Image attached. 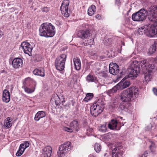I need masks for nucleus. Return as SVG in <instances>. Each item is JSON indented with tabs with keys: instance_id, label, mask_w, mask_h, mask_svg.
<instances>
[{
	"instance_id": "54",
	"label": "nucleus",
	"mask_w": 157,
	"mask_h": 157,
	"mask_svg": "<svg viewBox=\"0 0 157 157\" xmlns=\"http://www.w3.org/2000/svg\"><path fill=\"white\" fill-rule=\"evenodd\" d=\"M104 156L105 157H108L109 156V154L107 153H105L104 154Z\"/></svg>"
},
{
	"instance_id": "48",
	"label": "nucleus",
	"mask_w": 157,
	"mask_h": 157,
	"mask_svg": "<svg viewBox=\"0 0 157 157\" xmlns=\"http://www.w3.org/2000/svg\"><path fill=\"white\" fill-rule=\"evenodd\" d=\"M153 91L154 94L157 96V89L155 88H154L153 89Z\"/></svg>"
},
{
	"instance_id": "39",
	"label": "nucleus",
	"mask_w": 157,
	"mask_h": 157,
	"mask_svg": "<svg viewBox=\"0 0 157 157\" xmlns=\"http://www.w3.org/2000/svg\"><path fill=\"white\" fill-rule=\"evenodd\" d=\"M94 78L93 75H89L86 77V80L88 82H91L94 81Z\"/></svg>"
},
{
	"instance_id": "6",
	"label": "nucleus",
	"mask_w": 157,
	"mask_h": 157,
	"mask_svg": "<svg viewBox=\"0 0 157 157\" xmlns=\"http://www.w3.org/2000/svg\"><path fill=\"white\" fill-rule=\"evenodd\" d=\"M147 16L146 10L145 9H142L132 15V19L134 21H141L145 20Z\"/></svg>"
},
{
	"instance_id": "29",
	"label": "nucleus",
	"mask_w": 157,
	"mask_h": 157,
	"mask_svg": "<svg viewBox=\"0 0 157 157\" xmlns=\"http://www.w3.org/2000/svg\"><path fill=\"white\" fill-rule=\"evenodd\" d=\"M147 29V25L143 26L138 29V33L140 35H142L144 34L146 35V29Z\"/></svg>"
},
{
	"instance_id": "7",
	"label": "nucleus",
	"mask_w": 157,
	"mask_h": 157,
	"mask_svg": "<svg viewBox=\"0 0 157 157\" xmlns=\"http://www.w3.org/2000/svg\"><path fill=\"white\" fill-rule=\"evenodd\" d=\"M71 142H68L64 143L60 146L59 150L57 152V155L60 157L63 156L71 150Z\"/></svg>"
},
{
	"instance_id": "1",
	"label": "nucleus",
	"mask_w": 157,
	"mask_h": 157,
	"mask_svg": "<svg viewBox=\"0 0 157 157\" xmlns=\"http://www.w3.org/2000/svg\"><path fill=\"white\" fill-rule=\"evenodd\" d=\"M154 67V65L149 64L147 60H145L142 62V71L144 73L145 81H144V82L145 81L146 84L150 81L152 78V71Z\"/></svg>"
},
{
	"instance_id": "10",
	"label": "nucleus",
	"mask_w": 157,
	"mask_h": 157,
	"mask_svg": "<svg viewBox=\"0 0 157 157\" xmlns=\"http://www.w3.org/2000/svg\"><path fill=\"white\" fill-rule=\"evenodd\" d=\"M25 81L26 84H27L28 83H32L33 86L30 88L26 86H24V88L25 91L28 94H31L33 92L35 91V87L36 85V82L30 78H26Z\"/></svg>"
},
{
	"instance_id": "12",
	"label": "nucleus",
	"mask_w": 157,
	"mask_h": 157,
	"mask_svg": "<svg viewBox=\"0 0 157 157\" xmlns=\"http://www.w3.org/2000/svg\"><path fill=\"white\" fill-rule=\"evenodd\" d=\"M20 46V48L25 53L28 54L29 56L31 55L33 48L29 42L26 41L23 42L21 43Z\"/></svg>"
},
{
	"instance_id": "44",
	"label": "nucleus",
	"mask_w": 157,
	"mask_h": 157,
	"mask_svg": "<svg viewBox=\"0 0 157 157\" xmlns=\"http://www.w3.org/2000/svg\"><path fill=\"white\" fill-rule=\"evenodd\" d=\"M93 132V129L92 128H89L87 129V135L89 136Z\"/></svg>"
},
{
	"instance_id": "22",
	"label": "nucleus",
	"mask_w": 157,
	"mask_h": 157,
	"mask_svg": "<svg viewBox=\"0 0 157 157\" xmlns=\"http://www.w3.org/2000/svg\"><path fill=\"white\" fill-rule=\"evenodd\" d=\"M128 71L129 73L127 78H131L132 79L135 78L138 75L139 72L133 70L131 68H128Z\"/></svg>"
},
{
	"instance_id": "45",
	"label": "nucleus",
	"mask_w": 157,
	"mask_h": 157,
	"mask_svg": "<svg viewBox=\"0 0 157 157\" xmlns=\"http://www.w3.org/2000/svg\"><path fill=\"white\" fill-rule=\"evenodd\" d=\"M49 10V8L47 7H43L42 9V11L46 13L48 12Z\"/></svg>"
},
{
	"instance_id": "31",
	"label": "nucleus",
	"mask_w": 157,
	"mask_h": 157,
	"mask_svg": "<svg viewBox=\"0 0 157 157\" xmlns=\"http://www.w3.org/2000/svg\"><path fill=\"white\" fill-rule=\"evenodd\" d=\"M118 87V86H117V85L113 88L112 89L108 90L107 92L109 96H111L112 94L115 93L117 90H119Z\"/></svg>"
},
{
	"instance_id": "2",
	"label": "nucleus",
	"mask_w": 157,
	"mask_h": 157,
	"mask_svg": "<svg viewBox=\"0 0 157 157\" xmlns=\"http://www.w3.org/2000/svg\"><path fill=\"white\" fill-rule=\"evenodd\" d=\"M139 94L138 89L136 87H132L123 91L120 96L121 98L123 101L129 102L131 101L133 95L136 97Z\"/></svg>"
},
{
	"instance_id": "17",
	"label": "nucleus",
	"mask_w": 157,
	"mask_h": 157,
	"mask_svg": "<svg viewBox=\"0 0 157 157\" xmlns=\"http://www.w3.org/2000/svg\"><path fill=\"white\" fill-rule=\"evenodd\" d=\"M9 87V86H6V89L3 90L2 94V100L6 103H8L10 101V94L9 91L7 89Z\"/></svg>"
},
{
	"instance_id": "14",
	"label": "nucleus",
	"mask_w": 157,
	"mask_h": 157,
	"mask_svg": "<svg viewBox=\"0 0 157 157\" xmlns=\"http://www.w3.org/2000/svg\"><path fill=\"white\" fill-rule=\"evenodd\" d=\"M147 29L146 30V35L149 37H154L155 36H157L155 28L152 25H147Z\"/></svg>"
},
{
	"instance_id": "43",
	"label": "nucleus",
	"mask_w": 157,
	"mask_h": 157,
	"mask_svg": "<svg viewBox=\"0 0 157 157\" xmlns=\"http://www.w3.org/2000/svg\"><path fill=\"white\" fill-rule=\"evenodd\" d=\"M24 151L21 150L19 147V149L16 153V155L17 156H21L24 152Z\"/></svg>"
},
{
	"instance_id": "53",
	"label": "nucleus",
	"mask_w": 157,
	"mask_h": 157,
	"mask_svg": "<svg viewBox=\"0 0 157 157\" xmlns=\"http://www.w3.org/2000/svg\"><path fill=\"white\" fill-rule=\"evenodd\" d=\"M2 35L3 34L2 32L0 31V38L2 36Z\"/></svg>"
},
{
	"instance_id": "26",
	"label": "nucleus",
	"mask_w": 157,
	"mask_h": 157,
	"mask_svg": "<svg viewBox=\"0 0 157 157\" xmlns=\"http://www.w3.org/2000/svg\"><path fill=\"white\" fill-rule=\"evenodd\" d=\"M33 74L36 75L44 77L45 75L44 70L43 68H36L33 71Z\"/></svg>"
},
{
	"instance_id": "24",
	"label": "nucleus",
	"mask_w": 157,
	"mask_h": 157,
	"mask_svg": "<svg viewBox=\"0 0 157 157\" xmlns=\"http://www.w3.org/2000/svg\"><path fill=\"white\" fill-rule=\"evenodd\" d=\"M130 82L128 80L124 82H123L122 80H121L117 85L118 86V89L120 90H121L128 87L130 85Z\"/></svg>"
},
{
	"instance_id": "46",
	"label": "nucleus",
	"mask_w": 157,
	"mask_h": 157,
	"mask_svg": "<svg viewBox=\"0 0 157 157\" xmlns=\"http://www.w3.org/2000/svg\"><path fill=\"white\" fill-rule=\"evenodd\" d=\"M108 53H109L107 52L106 53H105V55H103V56H100V58L101 59H105L106 58H107V57H109V56H108Z\"/></svg>"
},
{
	"instance_id": "52",
	"label": "nucleus",
	"mask_w": 157,
	"mask_h": 157,
	"mask_svg": "<svg viewBox=\"0 0 157 157\" xmlns=\"http://www.w3.org/2000/svg\"><path fill=\"white\" fill-rule=\"evenodd\" d=\"M120 119H119V120H120ZM119 123L120 124V125H121V126H123L124 125V124H123V123H121V121L119 120Z\"/></svg>"
},
{
	"instance_id": "55",
	"label": "nucleus",
	"mask_w": 157,
	"mask_h": 157,
	"mask_svg": "<svg viewBox=\"0 0 157 157\" xmlns=\"http://www.w3.org/2000/svg\"><path fill=\"white\" fill-rule=\"evenodd\" d=\"M13 90V87L12 86H11L10 87V91L11 92Z\"/></svg>"
},
{
	"instance_id": "28",
	"label": "nucleus",
	"mask_w": 157,
	"mask_h": 157,
	"mask_svg": "<svg viewBox=\"0 0 157 157\" xmlns=\"http://www.w3.org/2000/svg\"><path fill=\"white\" fill-rule=\"evenodd\" d=\"M46 116L45 113L43 111L38 112L35 115L34 119L36 121H38L40 119Z\"/></svg>"
},
{
	"instance_id": "15",
	"label": "nucleus",
	"mask_w": 157,
	"mask_h": 157,
	"mask_svg": "<svg viewBox=\"0 0 157 157\" xmlns=\"http://www.w3.org/2000/svg\"><path fill=\"white\" fill-rule=\"evenodd\" d=\"M78 36L82 39H89L91 35L90 31L88 30H81L78 32Z\"/></svg>"
},
{
	"instance_id": "42",
	"label": "nucleus",
	"mask_w": 157,
	"mask_h": 157,
	"mask_svg": "<svg viewBox=\"0 0 157 157\" xmlns=\"http://www.w3.org/2000/svg\"><path fill=\"white\" fill-rule=\"evenodd\" d=\"M108 73L105 71H101L99 72L100 75L103 77L106 78L108 77Z\"/></svg>"
},
{
	"instance_id": "18",
	"label": "nucleus",
	"mask_w": 157,
	"mask_h": 157,
	"mask_svg": "<svg viewBox=\"0 0 157 157\" xmlns=\"http://www.w3.org/2000/svg\"><path fill=\"white\" fill-rule=\"evenodd\" d=\"M23 60L21 59L17 58L14 59L12 63L13 67L15 69L21 67L23 65Z\"/></svg>"
},
{
	"instance_id": "23",
	"label": "nucleus",
	"mask_w": 157,
	"mask_h": 157,
	"mask_svg": "<svg viewBox=\"0 0 157 157\" xmlns=\"http://www.w3.org/2000/svg\"><path fill=\"white\" fill-rule=\"evenodd\" d=\"M52 151V148L51 147L47 146L43 149V157H50Z\"/></svg>"
},
{
	"instance_id": "19",
	"label": "nucleus",
	"mask_w": 157,
	"mask_h": 157,
	"mask_svg": "<svg viewBox=\"0 0 157 157\" xmlns=\"http://www.w3.org/2000/svg\"><path fill=\"white\" fill-rule=\"evenodd\" d=\"M119 109L122 111L127 112H132L133 109L132 106L130 104L124 103H121Z\"/></svg>"
},
{
	"instance_id": "21",
	"label": "nucleus",
	"mask_w": 157,
	"mask_h": 157,
	"mask_svg": "<svg viewBox=\"0 0 157 157\" xmlns=\"http://www.w3.org/2000/svg\"><path fill=\"white\" fill-rule=\"evenodd\" d=\"M13 120V118L10 117H7L4 121L3 127L7 129L10 128L12 125Z\"/></svg>"
},
{
	"instance_id": "38",
	"label": "nucleus",
	"mask_w": 157,
	"mask_h": 157,
	"mask_svg": "<svg viewBox=\"0 0 157 157\" xmlns=\"http://www.w3.org/2000/svg\"><path fill=\"white\" fill-rule=\"evenodd\" d=\"M156 46L155 44H153L151 46L149 49L148 53L149 54H151L154 52L156 50Z\"/></svg>"
},
{
	"instance_id": "32",
	"label": "nucleus",
	"mask_w": 157,
	"mask_h": 157,
	"mask_svg": "<svg viewBox=\"0 0 157 157\" xmlns=\"http://www.w3.org/2000/svg\"><path fill=\"white\" fill-rule=\"evenodd\" d=\"M29 146V143L27 141H25L23 143L21 144L19 148L21 150L25 151L26 148Z\"/></svg>"
},
{
	"instance_id": "4",
	"label": "nucleus",
	"mask_w": 157,
	"mask_h": 157,
	"mask_svg": "<svg viewBox=\"0 0 157 157\" xmlns=\"http://www.w3.org/2000/svg\"><path fill=\"white\" fill-rule=\"evenodd\" d=\"M104 104L101 100H98L90 107L91 114L94 117H96L103 111Z\"/></svg>"
},
{
	"instance_id": "5",
	"label": "nucleus",
	"mask_w": 157,
	"mask_h": 157,
	"mask_svg": "<svg viewBox=\"0 0 157 157\" xmlns=\"http://www.w3.org/2000/svg\"><path fill=\"white\" fill-rule=\"evenodd\" d=\"M67 58V56L63 54L58 57L56 59L55 66L58 70L63 71L65 68V65Z\"/></svg>"
},
{
	"instance_id": "40",
	"label": "nucleus",
	"mask_w": 157,
	"mask_h": 157,
	"mask_svg": "<svg viewBox=\"0 0 157 157\" xmlns=\"http://www.w3.org/2000/svg\"><path fill=\"white\" fill-rule=\"evenodd\" d=\"M101 146L98 143H96L94 146V149L97 152H98L101 150Z\"/></svg>"
},
{
	"instance_id": "36",
	"label": "nucleus",
	"mask_w": 157,
	"mask_h": 157,
	"mask_svg": "<svg viewBox=\"0 0 157 157\" xmlns=\"http://www.w3.org/2000/svg\"><path fill=\"white\" fill-rule=\"evenodd\" d=\"M150 143L151 144L149 146V148L151 152L154 153L156 151V146L154 142L151 141Z\"/></svg>"
},
{
	"instance_id": "50",
	"label": "nucleus",
	"mask_w": 157,
	"mask_h": 157,
	"mask_svg": "<svg viewBox=\"0 0 157 157\" xmlns=\"http://www.w3.org/2000/svg\"><path fill=\"white\" fill-rule=\"evenodd\" d=\"M96 18L98 20H100L101 18V15L100 14H98L96 16Z\"/></svg>"
},
{
	"instance_id": "35",
	"label": "nucleus",
	"mask_w": 157,
	"mask_h": 157,
	"mask_svg": "<svg viewBox=\"0 0 157 157\" xmlns=\"http://www.w3.org/2000/svg\"><path fill=\"white\" fill-rule=\"evenodd\" d=\"M86 40H85L84 42V45L86 46L87 45H92L94 44V39L93 38H91L89 39H86Z\"/></svg>"
},
{
	"instance_id": "11",
	"label": "nucleus",
	"mask_w": 157,
	"mask_h": 157,
	"mask_svg": "<svg viewBox=\"0 0 157 157\" xmlns=\"http://www.w3.org/2000/svg\"><path fill=\"white\" fill-rule=\"evenodd\" d=\"M69 4V0H64L63 1L60 7L61 13L66 17H68L69 13L68 12V6Z\"/></svg>"
},
{
	"instance_id": "20",
	"label": "nucleus",
	"mask_w": 157,
	"mask_h": 157,
	"mask_svg": "<svg viewBox=\"0 0 157 157\" xmlns=\"http://www.w3.org/2000/svg\"><path fill=\"white\" fill-rule=\"evenodd\" d=\"M144 60L141 61L140 63V65L141 66L140 67V66H139V64L138 61L135 60L131 63L128 68H131V69H133V70L138 71V72L142 71L141 63L142 62H143Z\"/></svg>"
},
{
	"instance_id": "47",
	"label": "nucleus",
	"mask_w": 157,
	"mask_h": 157,
	"mask_svg": "<svg viewBox=\"0 0 157 157\" xmlns=\"http://www.w3.org/2000/svg\"><path fill=\"white\" fill-rule=\"evenodd\" d=\"M115 0V4L116 5H117L118 6H119L120 5L121 2L120 0Z\"/></svg>"
},
{
	"instance_id": "27",
	"label": "nucleus",
	"mask_w": 157,
	"mask_h": 157,
	"mask_svg": "<svg viewBox=\"0 0 157 157\" xmlns=\"http://www.w3.org/2000/svg\"><path fill=\"white\" fill-rule=\"evenodd\" d=\"M70 127H71L73 130H75L78 131L79 129V124L78 121L74 120L71 122L70 124Z\"/></svg>"
},
{
	"instance_id": "37",
	"label": "nucleus",
	"mask_w": 157,
	"mask_h": 157,
	"mask_svg": "<svg viewBox=\"0 0 157 157\" xmlns=\"http://www.w3.org/2000/svg\"><path fill=\"white\" fill-rule=\"evenodd\" d=\"M107 130V127L105 124L101 125L99 127V131L103 132H106Z\"/></svg>"
},
{
	"instance_id": "49",
	"label": "nucleus",
	"mask_w": 157,
	"mask_h": 157,
	"mask_svg": "<svg viewBox=\"0 0 157 157\" xmlns=\"http://www.w3.org/2000/svg\"><path fill=\"white\" fill-rule=\"evenodd\" d=\"M148 154V151H146L144 152V153L142 154V155L144 156V157H146L147 156Z\"/></svg>"
},
{
	"instance_id": "8",
	"label": "nucleus",
	"mask_w": 157,
	"mask_h": 157,
	"mask_svg": "<svg viewBox=\"0 0 157 157\" xmlns=\"http://www.w3.org/2000/svg\"><path fill=\"white\" fill-rule=\"evenodd\" d=\"M149 20L153 22H157V6H151L148 15Z\"/></svg>"
},
{
	"instance_id": "51",
	"label": "nucleus",
	"mask_w": 157,
	"mask_h": 157,
	"mask_svg": "<svg viewBox=\"0 0 157 157\" xmlns=\"http://www.w3.org/2000/svg\"><path fill=\"white\" fill-rule=\"evenodd\" d=\"M55 103L57 105H59V101L55 100Z\"/></svg>"
},
{
	"instance_id": "57",
	"label": "nucleus",
	"mask_w": 157,
	"mask_h": 157,
	"mask_svg": "<svg viewBox=\"0 0 157 157\" xmlns=\"http://www.w3.org/2000/svg\"><path fill=\"white\" fill-rule=\"evenodd\" d=\"M140 157H144V156H143L142 155V156Z\"/></svg>"
},
{
	"instance_id": "9",
	"label": "nucleus",
	"mask_w": 157,
	"mask_h": 157,
	"mask_svg": "<svg viewBox=\"0 0 157 157\" xmlns=\"http://www.w3.org/2000/svg\"><path fill=\"white\" fill-rule=\"evenodd\" d=\"M124 152L123 146L121 144H117L112 150V157H121Z\"/></svg>"
},
{
	"instance_id": "34",
	"label": "nucleus",
	"mask_w": 157,
	"mask_h": 157,
	"mask_svg": "<svg viewBox=\"0 0 157 157\" xmlns=\"http://www.w3.org/2000/svg\"><path fill=\"white\" fill-rule=\"evenodd\" d=\"M94 97V94L92 93H88L86 94L85 97L84 99V100L86 102H88L91 100Z\"/></svg>"
},
{
	"instance_id": "56",
	"label": "nucleus",
	"mask_w": 157,
	"mask_h": 157,
	"mask_svg": "<svg viewBox=\"0 0 157 157\" xmlns=\"http://www.w3.org/2000/svg\"><path fill=\"white\" fill-rule=\"evenodd\" d=\"M121 76L122 75H123V72H121Z\"/></svg>"
},
{
	"instance_id": "30",
	"label": "nucleus",
	"mask_w": 157,
	"mask_h": 157,
	"mask_svg": "<svg viewBox=\"0 0 157 157\" xmlns=\"http://www.w3.org/2000/svg\"><path fill=\"white\" fill-rule=\"evenodd\" d=\"M96 11V7L94 5H92L88 10V14L89 16H91L94 14Z\"/></svg>"
},
{
	"instance_id": "16",
	"label": "nucleus",
	"mask_w": 157,
	"mask_h": 157,
	"mask_svg": "<svg viewBox=\"0 0 157 157\" xmlns=\"http://www.w3.org/2000/svg\"><path fill=\"white\" fill-rule=\"evenodd\" d=\"M109 73L113 75H117L119 72V67L116 63H110L109 66Z\"/></svg>"
},
{
	"instance_id": "13",
	"label": "nucleus",
	"mask_w": 157,
	"mask_h": 157,
	"mask_svg": "<svg viewBox=\"0 0 157 157\" xmlns=\"http://www.w3.org/2000/svg\"><path fill=\"white\" fill-rule=\"evenodd\" d=\"M122 118L120 117H117V120L113 119L108 124V127L111 129L119 130L121 127V125L119 123V119H122Z\"/></svg>"
},
{
	"instance_id": "33",
	"label": "nucleus",
	"mask_w": 157,
	"mask_h": 157,
	"mask_svg": "<svg viewBox=\"0 0 157 157\" xmlns=\"http://www.w3.org/2000/svg\"><path fill=\"white\" fill-rule=\"evenodd\" d=\"M113 138L112 135L110 133H107L106 134L102 136V139L106 141H109Z\"/></svg>"
},
{
	"instance_id": "3",
	"label": "nucleus",
	"mask_w": 157,
	"mask_h": 157,
	"mask_svg": "<svg viewBox=\"0 0 157 157\" xmlns=\"http://www.w3.org/2000/svg\"><path fill=\"white\" fill-rule=\"evenodd\" d=\"M39 33L41 36L52 37L55 33V27L51 23H44L41 25L40 28Z\"/></svg>"
},
{
	"instance_id": "41",
	"label": "nucleus",
	"mask_w": 157,
	"mask_h": 157,
	"mask_svg": "<svg viewBox=\"0 0 157 157\" xmlns=\"http://www.w3.org/2000/svg\"><path fill=\"white\" fill-rule=\"evenodd\" d=\"M63 129L65 131L70 133L72 132L73 131V130L70 127V128H68L67 127H63Z\"/></svg>"
},
{
	"instance_id": "25",
	"label": "nucleus",
	"mask_w": 157,
	"mask_h": 157,
	"mask_svg": "<svg viewBox=\"0 0 157 157\" xmlns=\"http://www.w3.org/2000/svg\"><path fill=\"white\" fill-rule=\"evenodd\" d=\"M73 61L74 66L75 67L77 70H79L81 68L80 60L78 57H75L73 58Z\"/></svg>"
}]
</instances>
